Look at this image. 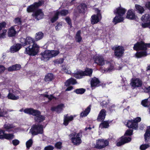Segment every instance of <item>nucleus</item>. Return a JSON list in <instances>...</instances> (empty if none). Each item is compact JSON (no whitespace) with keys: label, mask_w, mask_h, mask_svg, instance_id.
<instances>
[{"label":"nucleus","mask_w":150,"mask_h":150,"mask_svg":"<svg viewBox=\"0 0 150 150\" xmlns=\"http://www.w3.org/2000/svg\"><path fill=\"white\" fill-rule=\"evenodd\" d=\"M62 144L61 142H57L55 144V147L57 149H60L62 147Z\"/></svg>","instance_id":"6e6d98bb"},{"label":"nucleus","mask_w":150,"mask_h":150,"mask_svg":"<svg viewBox=\"0 0 150 150\" xmlns=\"http://www.w3.org/2000/svg\"><path fill=\"white\" fill-rule=\"evenodd\" d=\"M5 131L1 129H0V139H2L3 137L4 136V134H5Z\"/></svg>","instance_id":"0e129e2a"},{"label":"nucleus","mask_w":150,"mask_h":150,"mask_svg":"<svg viewBox=\"0 0 150 150\" xmlns=\"http://www.w3.org/2000/svg\"><path fill=\"white\" fill-rule=\"evenodd\" d=\"M54 79V76L52 73H48L46 75L45 78V80L46 81H52Z\"/></svg>","instance_id":"72a5a7b5"},{"label":"nucleus","mask_w":150,"mask_h":150,"mask_svg":"<svg viewBox=\"0 0 150 150\" xmlns=\"http://www.w3.org/2000/svg\"><path fill=\"white\" fill-rule=\"evenodd\" d=\"M12 143L14 146H16L20 143V141L17 139H15L12 141Z\"/></svg>","instance_id":"052dcab7"},{"label":"nucleus","mask_w":150,"mask_h":150,"mask_svg":"<svg viewBox=\"0 0 150 150\" xmlns=\"http://www.w3.org/2000/svg\"><path fill=\"white\" fill-rule=\"evenodd\" d=\"M51 110L53 111H56L57 113H59L60 112L58 108H57V106L52 107L51 108Z\"/></svg>","instance_id":"680f3d73"},{"label":"nucleus","mask_w":150,"mask_h":150,"mask_svg":"<svg viewBox=\"0 0 150 150\" xmlns=\"http://www.w3.org/2000/svg\"><path fill=\"white\" fill-rule=\"evenodd\" d=\"M14 126L12 124H9V123L5 124L3 126V128L5 129L6 131H10L8 130L13 128L14 127Z\"/></svg>","instance_id":"e433bc0d"},{"label":"nucleus","mask_w":150,"mask_h":150,"mask_svg":"<svg viewBox=\"0 0 150 150\" xmlns=\"http://www.w3.org/2000/svg\"><path fill=\"white\" fill-rule=\"evenodd\" d=\"M33 144V141L31 139H30L26 142V146L27 148L29 149L32 146Z\"/></svg>","instance_id":"09e8293b"},{"label":"nucleus","mask_w":150,"mask_h":150,"mask_svg":"<svg viewBox=\"0 0 150 150\" xmlns=\"http://www.w3.org/2000/svg\"><path fill=\"white\" fill-rule=\"evenodd\" d=\"M7 30L6 29H4L2 30V33H0V38H4L6 35Z\"/></svg>","instance_id":"8fccbe9b"},{"label":"nucleus","mask_w":150,"mask_h":150,"mask_svg":"<svg viewBox=\"0 0 150 150\" xmlns=\"http://www.w3.org/2000/svg\"><path fill=\"white\" fill-rule=\"evenodd\" d=\"M77 82L75 79L71 78L66 81L65 83V84L66 86H68L71 84L74 85Z\"/></svg>","instance_id":"a878e982"},{"label":"nucleus","mask_w":150,"mask_h":150,"mask_svg":"<svg viewBox=\"0 0 150 150\" xmlns=\"http://www.w3.org/2000/svg\"><path fill=\"white\" fill-rule=\"evenodd\" d=\"M86 91V89L83 88H78L75 89L74 92L77 94H82Z\"/></svg>","instance_id":"58836bf2"},{"label":"nucleus","mask_w":150,"mask_h":150,"mask_svg":"<svg viewBox=\"0 0 150 150\" xmlns=\"http://www.w3.org/2000/svg\"><path fill=\"white\" fill-rule=\"evenodd\" d=\"M95 11L96 13V15L97 16L100 17V18L101 19L102 16L101 14L100 13V10H99L98 8H96L95 9Z\"/></svg>","instance_id":"bf43d9fd"},{"label":"nucleus","mask_w":150,"mask_h":150,"mask_svg":"<svg viewBox=\"0 0 150 150\" xmlns=\"http://www.w3.org/2000/svg\"><path fill=\"white\" fill-rule=\"evenodd\" d=\"M24 112L25 113L32 115L33 116L36 117L38 115H39L41 112L39 110L34 109L32 108H27L24 110Z\"/></svg>","instance_id":"f8f14e48"},{"label":"nucleus","mask_w":150,"mask_h":150,"mask_svg":"<svg viewBox=\"0 0 150 150\" xmlns=\"http://www.w3.org/2000/svg\"><path fill=\"white\" fill-rule=\"evenodd\" d=\"M137 17L135 15L134 11L132 9L129 10L127 12L126 18L130 20H135Z\"/></svg>","instance_id":"dca6fc26"},{"label":"nucleus","mask_w":150,"mask_h":150,"mask_svg":"<svg viewBox=\"0 0 150 150\" xmlns=\"http://www.w3.org/2000/svg\"><path fill=\"white\" fill-rule=\"evenodd\" d=\"M126 125L127 127L132 129L137 130L138 128V125H137L132 120H128Z\"/></svg>","instance_id":"f3484780"},{"label":"nucleus","mask_w":150,"mask_h":150,"mask_svg":"<svg viewBox=\"0 0 150 150\" xmlns=\"http://www.w3.org/2000/svg\"><path fill=\"white\" fill-rule=\"evenodd\" d=\"M133 120L137 125H138V122L141 121V118L140 117H137Z\"/></svg>","instance_id":"e2e57ef3"},{"label":"nucleus","mask_w":150,"mask_h":150,"mask_svg":"<svg viewBox=\"0 0 150 150\" xmlns=\"http://www.w3.org/2000/svg\"><path fill=\"white\" fill-rule=\"evenodd\" d=\"M135 7L136 9V11L139 13L142 14L145 11L144 8L142 6L137 4L135 5Z\"/></svg>","instance_id":"c756f323"},{"label":"nucleus","mask_w":150,"mask_h":150,"mask_svg":"<svg viewBox=\"0 0 150 150\" xmlns=\"http://www.w3.org/2000/svg\"><path fill=\"white\" fill-rule=\"evenodd\" d=\"M43 36V33L42 32H39L36 33L35 39L36 40L38 41L42 39Z\"/></svg>","instance_id":"f704fd0d"},{"label":"nucleus","mask_w":150,"mask_h":150,"mask_svg":"<svg viewBox=\"0 0 150 150\" xmlns=\"http://www.w3.org/2000/svg\"><path fill=\"white\" fill-rule=\"evenodd\" d=\"M144 92L146 93H150V86L148 87H145L143 89Z\"/></svg>","instance_id":"338daca9"},{"label":"nucleus","mask_w":150,"mask_h":150,"mask_svg":"<svg viewBox=\"0 0 150 150\" xmlns=\"http://www.w3.org/2000/svg\"><path fill=\"white\" fill-rule=\"evenodd\" d=\"M82 133L83 131L80 130L78 133L74 132L69 135V136L71 138V141L74 145H79L81 143V138L82 137Z\"/></svg>","instance_id":"39448f33"},{"label":"nucleus","mask_w":150,"mask_h":150,"mask_svg":"<svg viewBox=\"0 0 150 150\" xmlns=\"http://www.w3.org/2000/svg\"><path fill=\"white\" fill-rule=\"evenodd\" d=\"M150 147L149 144H144L141 145L140 146V149L141 150H145L146 149Z\"/></svg>","instance_id":"49530a36"},{"label":"nucleus","mask_w":150,"mask_h":150,"mask_svg":"<svg viewBox=\"0 0 150 150\" xmlns=\"http://www.w3.org/2000/svg\"><path fill=\"white\" fill-rule=\"evenodd\" d=\"M141 25L143 28L149 27L150 29V21L147 23H142Z\"/></svg>","instance_id":"5fc2aeb1"},{"label":"nucleus","mask_w":150,"mask_h":150,"mask_svg":"<svg viewBox=\"0 0 150 150\" xmlns=\"http://www.w3.org/2000/svg\"><path fill=\"white\" fill-rule=\"evenodd\" d=\"M74 120V117L72 115L70 116H64V119L63 124L66 126H67L69 122L71 121Z\"/></svg>","instance_id":"b1692460"},{"label":"nucleus","mask_w":150,"mask_h":150,"mask_svg":"<svg viewBox=\"0 0 150 150\" xmlns=\"http://www.w3.org/2000/svg\"><path fill=\"white\" fill-rule=\"evenodd\" d=\"M133 129H129L127 130L124 134V136H131L133 134Z\"/></svg>","instance_id":"37998d69"},{"label":"nucleus","mask_w":150,"mask_h":150,"mask_svg":"<svg viewBox=\"0 0 150 150\" xmlns=\"http://www.w3.org/2000/svg\"><path fill=\"white\" fill-rule=\"evenodd\" d=\"M64 59L63 58H60L54 60L53 62L55 64H59L62 63L64 62Z\"/></svg>","instance_id":"a18cd8bd"},{"label":"nucleus","mask_w":150,"mask_h":150,"mask_svg":"<svg viewBox=\"0 0 150 150\" xmlns=\"http://www.w3.org/2000/svg\"><path fill=\"white\" fill-rule=\"evenodd\" d=\"M60 53L58 50H46L41 53L42 60L47 61L57 55Z\"/></svg>","instance_id":"20e7f679"},{"label":"nucleus","mask_w":150,"mask_h":150,"mask_svg":"<svg viewBox=\"0 0 150 150\" xmlns=\"http://www.w3.org/2000/svg\"><path fill=\"white\" fill-rule=\"evenodd\" d=\"M141 20L144 22H150V15L148 13L144 14L142 17Z\"/></svg>","instance_id":"2f4dec72"},{"label":"nucleus","mask_w":150,"mask_h":150,"mask_svg":"<svg viewBox=\"0 0 150 150\" xmlns=\"http://www.w3.org/2000/svg\"><path fill=\"white\" fill-rule=\"evenodd\" d=\"M62 71L67 74H70L71 73V71L69 70H68V69L64 65L62 66Z\"/></svg>","instance_id":"864d4df0"},{"label":"nucleus","mask_w":150,"mask_h":150,"mask_svg":"<svg viewBox=\"0 0 150 150\" xmlns=\"http://www.w3.org/2000/svg\"><path fill=\"white\" fill-rule=\"evenodd\" d=\"M150 137V126H148L146 129V132L144 134V138L145 141L146 143H147Z\"/></svg>","instance_id":"bb28decb"},{"label":"nucleus","mask_w":150,"mask_h":150,"mask_svg":"<svg viewBox=\"0 0 150 150\" xmlns=\"http://www.w3.org/2000/svg\"><path fill=\"white\" fill-rule=\"evenodd\" d=\"M35 9L32 4L28 6L27 8V11L28 13L35 12Z\"/></svg>","instance_id":"c03bdc74"},{"label":"nucleus","mask_w":150,"mask_h":150,"mask_svg":"<svg viewBox=\"0 0 150 150\" xmlns=\"http://www.w3.org/2000/svg\"><path fill=\"white\" fill-rule=\"evenodd\" d=\"M109 66L106 69L107 71H110L114 70V65L113 64L109 62Z\"/></svg>","instance_id":"de8ad7c7"},{"label":"nucleus","mask_w":150,"mask_h":150,"mask_svg":"<svg viewBox=\"0 0 150 150\" xmlns=\"http://www.w3.org/2000/svg\"><path fill=\"white\" fill-rule=\"evenodd\" d=\"M93 73L92 69L86 67L84 71H77L74 73V76L77 79H80L82 78L83 76H91Z\"/></svg>","instance_id":"423d86ee"},{"label":"nucleus","mask_w":150,"mask_h":150,"mask_svg":"<svg viewBox=\"0 0 150 150\" xmlns=\"http://www.w3.org/2000/svg\"><path fill=\"white\" fill-rule=\"evenodd\" d=\"M91 105H89L83 112H82L80 114V116L81 117H86L90 112Z\"/></svg>","instance_id":"cd10ccee"},{"label":"nucleus","mask_w":150,"mask_h":150,"mask_svg":"<svg viewBox=\"0 0 150 150\" xmlns=\"http://www.w3.org/2000/svg\"><path fill=\"white\" fill-rule=\"evenodd\" d=\"M110 139H99L96 141V145L94 148L98 149H101L106 147L109 145Z\"/></svg>","instance_id":"0eeeda50"},{"label":"nucleus","mask_w":150,"mask_h":150,"mask_svg":"<svg viewBox=\"0 0 150 150\" xmlns=\"http://www.w3.org/2000/svg\"><path fill=\"white\" fill-rule=\"evenodd\" d=\"M133 49L134 50L137 51L138 50L146 51L145 50L146 48L145 47V43L142 41L137 42L134 45Z\"/></svg>","instance_id":"9b49d317"},{"label":"nucleus","mask_w":150,"mask_h":150,"mask_svg":"<svg viewBox=\"0 0 150 150\" xmlns=\"http://www.w3.org/2000/svg\"><path fill=\"white\" fill-rule=\"evenodd\" d=\"M101 19L100 17L96 16V14H93L91 16V23L93 25L96 24L99 22Z\"/></svg>","instance_id":"4be33fe9"},{"label":"nucleus","mask_w":150,"mask_h":150,"mask_svg":"<svg viewBox=\"0 0 150 150\" xmlns=\"http://www.w3.org/2000/svg\"><path fill=\"white\" fill-rule=\"evenodd\" d=\"M106 111L104 109H102L99 112L97 120L98 122H102L100 124L99 127L101 128H107L109 127V124L111 121L108 120L104 121L106 115Z\"/></svg>","instance_id":"f03ea898"},{"label":"nucleus","mask_w":150,"mask_h":150,"mask_svg":"<svg viewBox=\"0 0 150 150\" xmlns=\"http://www.w3.org/2000/svg\"><path fill=\"white\" fill-rule=\"evenodd\" d=\"M126 11L125 8L121 7H118L114 11L115 14L118 15V16H116L113 19V22L115 24V25L123 21L124 19L122 16L125 13Z\"/></svg>","instance_id":"7ed1b4c3"},{"label":"nucleus","mask_w":150,"mask_h":150,"mask_svg":"<svg viewBox=\"0 0 150 150\" xmlns=\"http://www.w3.org/2000/svg\"><path fill=\"white\" fill-rule=\"evenodd\" d=\"M142 84V81L139 78H133L131 79L130 84L134 88L141 87Z\"/></svg>","instance_id":"1a4fd4ad"},{"label":"nucleus","mask_w":150,"mask_h":150,"mask_svg":"<svg viewBox=\"0 0 150 150\" xmlns=\"http://www.w3.org/2000/svg\"><path fill=\"white\" fill-rule=\"evenodd\" d=\"M65 20L68 24L71 27L72 26V23L71 20L70 18L69 17H67L66 18Z\"/></svg>","instance_id":"13d9d810"},{"label":"nucleus","mask_w":150,"mask_h":150,"mask_svg":"<svg viewBox=\"0 0 150 150\" xmlns=\"http://www.w3.org/2000/svg\"><path fill=\"white\" fill-rule=\"evenodd\" d=\"M21 46L20 44H16L13 45L10 48V51L11 53H14L18 51L21 47Z\"/></svg>","instance_id":"5701e85b"},{"label":"nucleus","mask_w":150,"mask_h":150,"mask_svg":"<svg viewBox=\"0 0 150 150\" xmlns=\"http://www.w3.org/2000/svg\"><path fill=\"white\" fill-rule=\"evenodd\" d=\"M125 49L122 46H118L115 47L114 49V55L116 57L120 58L124 53Z\"/></svg>","instance_id":"9d476101"},{"label":"nucleus","mask_w":150,"mask_h":150,"mask_svg":"<svg viewBox=\"0 0 150 150\" xmlns=\"http://www.w3.org/2000/svg\"><path fill=\"white\" fill-rule=\"evenodd\" d=\"M135 55L136 57L139 58L146 56L147 55V51L142 50L140 52H137Z\"/></svg>","instance_id":"393cba45"},{"label":"nucleus","mask_w":150,"mask_h":150,"mask_svg":"<svg viewBox=\"0 0 150 150\" xmlns=\"http://www.w3.org/2000/svg\"><path fill=\"white\" fill-rule=\"evenodd\" d=\"M90 83L91 87L92 88L98 87L102 85L101 82L98 78L96 77L92 78Z\"/></svg>","instance_id":"2eb2a0df"},{"label":"nucleus","mask_w":150,"mask_h":150,"mask_svg":"<svg viewBox=\"0 0 150 150\" xmlns=\"http://www.w3.org/2000/svg\"><path fill=\"white\" fill-rule=\"evenodd\" d=\"M7 111L5 110H1L0 108V117H4L7 114Z\"/></svg>","instance_id":"3c124183"},{"label":"nucleus","mask_w":150,"mask_h":150,"mask_svg":"<svg viewBox=\"0 0 150 150\" xmlns=\"http://www.w3.org/2000/svg\"><path fill=\"white\" fill-rule=\"evenodd\" d=\"M5 69L6 68L4 66L0 65V74L4 72Z\"/></svg>","instance_id":"774afa93"},{"label":"nucleus","mask_w":150,"mask_h":150,"mask_svg":"<svg viewBox=\"0 0 150 150\" xmlns=\"http://www.w3.org/2000/svg\"><path fill=\"white\" fill-rule=\"evenodd\" d=\"M32 16L34 17L37 20H39L42 19L43 18L44 13L41 9H39L34 12Z\"/></svg>","instance_id":"4468645a"},{"label":"nucleus","mask_w":150,"mask_h":150,"mask_svg":"<svg viewBox=\"0 0 150 150\" xmlns=\"http://www.w3.org/2000/svg\"><path fill=\"white\" fill-rule=\"evenodd\" d=\"M20 42L21 46L25 48V53L30 56H35L38 53L40 47L35 43L33 38L29 36L25 38H21Z\"/></svg>","instance_id":"f257e3e1"},{"label":"nucleus","mask_w":150,"mask_h":150,"mask_svg":"<svg viewBox=\"0 0 150 150\" xmlns=\"http://www.w3.org/2000/svg\"><path fill=\"white\" fill-rule=\"evenodd\" d=\"M87 8V5L85 4H82L79 6V13L84 14L85 13L86 9Z\"/></svg>","instance_id":"c85d7f7f"},{"label":"nucleus","mask_w":150,"mask_h":150,"mask_svg":"<svg viewBox=\"0 0 150 150\" xmlns=\"http://www.w3.org/2000/svg\"><path fill=\"white\" fill-rule=\"evenodd\" d=\"M150 102L148 100V99H146L142 101L141 104L144 107H148L149 105Z\"/></svg>","instance_id":"a19ab883"},{"label":"nucleus","mask_w":150,"mask_h":150,"mask_svg":"<svg viewBox=\"0 0 150 150\" xmlns=\"http://www.w3.org/2000/svg\"><path fill=\"white\" fill-rule=\"evenodd\" d=\"M95 63L99 66H103L105 64V61L103 57L100 56L96 57L94 59Z\"/></svg>","instance_id":"a211bd4d"},{"label":"nucleus","mask_w":150,"mask_h":150,"mask_svg":"<svg viewBox=\"0 0 150 150\" xmlns=\"http://www.w3.org/2000/svg\"><path fill=\"white\" fill-rule=\"evenodd\" d=\"M21 68V66L20 64H16L10 66L7 68L8 71L9 72L19 70Z\"/></svg>","instance_id":"6ab92c4d"},{"label":"nucleus","mask_w":150,"mask_h":150,"mask_svg":"<svg viewBox=\"0 0 150 150\" xmlns=\"http://www.w3.org/2000/svg\"><path fill=\"white\" fill-rule=\"evenodd\" d=\"M8 99L15 100L18 99L19 98V97L18 96H15L12 93L9 92L8 96Z\"/></svg>","instance_id":"c9c22d12"},{"label":"nucleus","mask_w":150,"mask_h":150,"mask_svg":"<svg viewBox=\"0 0 150 150\" xmlns=\"http://www.w3.org/2000/svg\"><path fill=\"white\" fill-rule=\"evenodd\" d=\"M14 22L16 24L18 25H21L22 23L21 18L19 17L16 18L14 20Z\"/></svg>","instance_id":"603ef678"},{"label":"nucleus","mask_w":150,"mask_h":150,"mask_svg":"<svg viewBox=\"0 0 150 150\" xmlns=\"http://www.w3.org/2000/svg\"><path fill=\"white\" fill-rule=\"evenodd\" d=\"M34 119L35 122L40 123L45 120V117L43 115H42L41 112L39 115L34 117Z\"/></svg>","instance_id":"aec40b11"},{"label":"nucleus","mask_w":150,"mask_h":150,"mask_svg":"<svg viewBox=\"0 0 150 150\" xmlns=\"http://www.w3.org/2000/svg\"><path fill=\"white\" fill-rule=\"evenodd\" d=\"M59 16L58 13H57L56 12L54 13V16L50 20L52 23H53L56 21L59 18Z\"/></svg>","instance_id":"79ce46f5"},{"label":"nucleus","mask_w":150,"mask_h":150,"mask_svg":"<svg viewBox=\"0 0 150 150\" xmlns=\"http://www.w3.org/2000/svg\"><path fill=\"white\" fill-rule=\"evenodd\" d=\"M132 138L131 137H127L124 135L121 137L120 141L117 143L116 145L117 146H121L130 142Z\"/></svg>","instance_id":"ddd939ff"},{"label":"nucleus","mask_w":150,"mask_h":150,"mask_svg":"<svg viewBox=\"0 0 150 150\" xmlns=\"http://www.w3.org/2000/svg\"><path fill=\"white\" fill-rule=\"evenodd\" d=\"M44 1H39L38 2H34L32 5H33V6L36 9L37 8H38L39 6H41L42 4H44Z\"/></svg>","instance_id":"4c0bfd02"},{"label":"nucleus","mask_w":150,"mask_h":150,"mask_svg":"<svg viewBox=\"0 0 150 150\" xmlns=\"http://www.w3.org/2000/svg\"><path fill=\"white\" fill-rule=\"evenodd\" d=\"M16 31L15 30L14 26L11 27L8 30V36L9 37H12L15 36Z\"/></svg>","instance_id":"412c9836"},{"label":"nucleus","mask_w":150,"mask_h":150,"mask_svg":"<svg viewBox=\"0 0 150 150\" xmlns=\"http://www.w3.org/2000/svg\"><path fill=\"white\" fill-rule=\"evenodd\" d=\"M14 136L13 133H5L4 134L3 139H5L8 140L12 139L14 138Z\"/></svg>","instance_id":"7c9ffc66"},{"label":"nucleus","mask_w":150,"mask_h":150,"mask_svg":"<svg viewBox=\"0 0 150 150\" xmlns=\"http://www.w3.org/2000/svg\"><path fill=\"white\" fill-rule=\"evenodd\" d=\"M57 13H58V15L60 14L61 16H65L68 14L69 12L68 10H66L65 9H63L62 10L60 11H57Z\"/></svg>","instance_id":"ea45409f"},{"label":"nucleus","mask_w":150,"mask_h":150,"mask_svg":"<svg viewBox=\"0 0 150 150\" xmlns=\"http://www.w3.org/2000/svg\"><path fill=\"white\" fill-rule=\"evenodd\" d=\"M53 146L51 145H48L44 148V150H53Z\"/></svg>","instance_id":"69168bd1"},{"label":"nucleus","mask_w":150,"mask_h":150,"mask_svg":"<svg viewBox=\"0 0 150 150\" xmlns=\"http://www.w3.org/2000/svg\"><path fill=\"white\" fill-rule=\"evenodd\" d=\"M81 34V31L80 30H78L76 33L75 38L76 42H80L82 40Z\"/></svg>","instance_id":"473e14b6"},{"label":"nucleus","mask_w":150,"mask_h":150,"mask_svg":"<svg viewBox=\"0 0 150 150\" xmlns=\"http://www.w3.org/2000/svg\"><path fill=\"white\" fill-rule=\"evenodd\" d=\"M30 131L32 135L35 136L43 133V126L42 125H33Z\"/></svg>","instance_id":"6e6552de"},{"label":"nucleus","mask_w":150,"mask_h":150,"mask_svg":"<svg viewBox=\"0 0 150 150\" xmlns=\"http://www.w3.org/2000/svg\"><path fill=\"white\" fill-rule=\"evenodd\" d=\"M7 24L5 21H3L0 23V32L3 28L6 27Z\"/></svg>","instance_id":"4d7b16f0"}]
</instances>
